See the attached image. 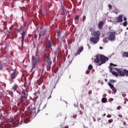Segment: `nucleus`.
<instances>
[{
    "label": "nucleus",
    "instance_id": "1",
    "mask_svg": "<svg viewBox=\"0 0 128 128\" xmlns=\"http://www.w3.org/2000/svg\"><path fill=\"white\" fill-rule=\"evenodd\" d=\"M108 60V58L106 56L98 54L96 56V58L94 60V62H96L98 66H102L104 64H106V62Z\"/></svg>",
    "mask_w": 128,
    "mask_h": 128
},
{
    "label": "nucleus",
    "instance_id": "2",
    "mask_svg": "<svg viewBox=\"0 0 128 128\" xmlns=\"http://www.w3.org/2000/svg\"><path fill=\"white\" fill-rule=\"evenodd\" d=\"M118 72V76H128V70L126 69L116 68V70Z\"/></svg>",
    "mask_w": 128,
    "mask_h": 128
},
{
    "label": "nucleus",
    "instance_id": "3",
    "mask_svg": "<svg viewBox=\"0 0 128 128\" xmlns=\"http://www.w3.org/2000/svg\"><path fill=\"white\" fill-rule=\"evenodd\" d=\"M18 72H16V70H13L12 72H10V84H12L14 82V80L16 78V77L18 76Z\"/></svg>",
    "mask_w": 128,
    "mask_h": 128
},
{
    "label": "nucleus",
    "instance_id": "4",
    "mask_svg": "<svg viewBox=\"0 0 128 128\" xmlns=\"http://www.w3.org/2000/svg\"><path fill=\"white\" fill-rule=\"evenodd\" d=\"M38 60H40V56L36 55L34 59L32 60V70H34V68H36V64H38Z\"/></svg>",
    "mask_w": 128,
    "mask_h": 128
},
{
    "label": "nucleus",
    "instance_id": "5",
    "mask_svg": "<svg viewBox=\"0 0 128 128\" xmlns=\"http://www.w3.org/2000/svg\"><path fill=\"white\" fill-rule=\"evenodd\" d=\"M116 32H109L108 38L110 40H116Z\"/></svg>",
    "mask_w": 128,
    "mask_h": 128
},
{
    "label": "nucleus",
    "instance_id": "6",
    "mask_svg": "<svg viewBox=\"0 0 128 128\" xmlns=\"http://www.w3.org/2000/svg\"><path fill=\"white\" fill-rule=\"evenodd\" d=\"M44 59L46 62L48 64V68H50V65L52 64V60H50V56H44Z\"/></svg>",
    "mask_w": 128,
    "mask_h": 128
},
{
    "label": "nucleus",
    "instance_id": "7",
    "mask_svg": "<svg viewBox=\"0 0 128 128\" xmlns=\"http://www.w3.org/2000/svg\"><path fill=\"white\" fill-rule=\"evenodd\" d=\"M26 31H23L21 34V42H22V46H24V36H26Z\"/></svg>",
    "mask_w": 128,
    "mask_h": 128
},
{
    "label": "nucleus",
    "instance_id": "8",
    "mask_svg": "<svg viewBox=\"0 0 128 128\" xmlns=\"http://www.w3.org/2000/svg\"><path fill=\"white\" fill-rule=\"evenodd\" d=\"M122 22L123 20L122 15H119L115 20V22Z\"/></svg>",
    "mask_w": 128,
    "mask_h": 128
},
{
    "label": "nucleus",
    "instance_id": "9",
    "mask_svg": "<svg viewBox=\"0 0 128 128\" xmlns=\"http://www.w3.org/2000/svg\"><path fill=\"white\" fill-rule=\"evenodd\" d=\"M108 84L111 90H112L113 92H114V94H116V88H114V84H110V82H108Z\"/></svg>",
    "mask_w": 128,
    "mask_h": 128
},
{
    "label": "nucleus",
    "instance_id": "10",
    "mask_svg": "<svg viewBox=\"0 0 128 128\" xmlns=\"http://www.w3.org/2000/svg\"><path fill=\"white\" fill-rule=\"evenodd\" d=\"M93 36L97 38H100V32L98 30L97 32H93Z\"/></svg>",
    "mask_w": 128,
    "mask_h": 128
},
{
    "label": "nucleus",
    "instance_id": "11",
    "mask_svg": "<svg viewBox=\"0 0 128 128\" xmlns=\"http://www.w3.org/2000/svg\"><path fill=\"white\" fill-rule=\"evenodd\" d=\"M98 40V38H96V37L95 38L92 37L90 38V42H92V44H97Z\"/></svg>",
    "mask_w": 128,
    "mask_h": 128
},
{
    "label": "nucleus",
    "instance_id": "12",
    "mask_svg": "<svg viewBox=\"0 0 128 128\" xmlns=\"http://www.w3.org/2000/svg\"><path fill=\"white\" fill-rule=\"evenodd\" d=\"M28 98V96H24V95H22L20 97V102L22 103L25 102V100Z\"/></svg>",
    "mask_w": 128,
    "mask_h": 128
},
{
    "label": "nucleus",
    "instance_id": "13",
    "mask_svg": "<svg viewBox=\"0 0 128 128\" xmlns=\"http://www.w3.org/2000/svg\"><path fill=\"white\" fill-rule=\"evenodd\" d=\"M18 84H15L12 88V92H16V90H18Z\"/></svg>",
    "mask_w": 128,
    "mask_h": 128
},
{
    "label": "nucleus",
    "instance_id": "14",
    "mask_svg": "<svg viewBox=\"0 0 128 128\" xmlns=\"http://www.w3.org/2000/svg\"><path fill=\"white\" fill-rule=\"evenodd\" d=\"M104 26V21H101L98 23V28L102 30Z\"/></svg>",
    "mask_w": 128,
    "mask_h": 128
},
{
    "label": "nucleus",
    "instance_id": "15",
    "mask_svg": "<svg viewBox=\"0 0 128 128\" xmlns=\"http://www.w3.org/2000/svg\"><path fill=\"white\" fill-rule=\"evenodd\" d=\"M52 46V42L49 40L48 44L46 46V48H50Z\"/></svg>",
    "mask_w": 128,
    "mask_h": 128
},
{
    "label": "nucleus",
    "instance_id": "16",
    "mask_svg": "<svg viewBox=\"0 0 128 128\" xmlns=\"http://www.w3.org/2000/svg\"><path fill=\"white\" fill-rule=\"evenodd\" d=\"M28 92V90H23L22 92V96H28V94H26Z\"/></svg>",
    "mask_w": 128,
    "mask_h": 128
},
{
    "label": "nucleus",
    "instance_id": "17",
    "mask_svg": "<svg viewBox=\"0 0 128 128\" xmlns=\"http://www.w3.org/2000/svg\"><path fill=\"white\" fill-rule=\"evenodd\" d=\"M82 50H84V47L82 46L80 47L77 51L78 54H80L82 52Z\"/></svg>",
    "mask_w": 128,
    "mask_h": 128
},
{
    "label": "nucleus",
    "instance_id": "18",
    "mask_svg": "<svg viewBox=\"0 0 128 128\" xmlns=\"http://www.w3.org/2000/svg\"><path fill=\"white\" fill-rule=\"evenodd\" d=\"M108 102V99L106 98H103L102 99V102L103 104H106V102Z\"/></svg>",
    "mask_w": 128,
    "mask_h": 128
},
{
    "label": "nucleus",
    "instance_id": "19",
    "mask_svg": "<svg viewBox=\"0 0 128 128\" xmlns=\"http://www.w3.org/2000/svg\"><path fill=\"white\" fill-rule=\"evenodd\" d=\"M111 74H113V76H118V73L117 72H111Z\"/></svg>",
    "mask_w": 128,
    "mask_h": 128
},
{
    "label": "nucleus",
    "instance_id": "20",
    "mask_svg": "<svg viewBox=\"0 0 128 128\" xmlns=\"http://www.w3.org/2000/svg\"><path fill=\"white\" fill-rule=\"evenodd\" d=\"M123 58L125 56V58H128V52H124L122 54Z\"/></svg>",
    "mask_w": 128,
    "mask_h": 128
},
{
    "label": "nucleus",
    "instance_id": "21",
    "mask_svg": "<svg viewBox=\"0 0 128 128\" xmlns=\"http://www.w3.org/2000/svg\"><path fill=\"white\" fill-rule=\"evenodd\" d=\"M15 120H16V121H15V122L16 124H20V118L18 117H16L15 118Z\"/></svg>",
    "mask_w": 128,
    "mask_h": 128
},
{
    "label": "nucleus",
    "instance_id": "22",
    "mask_svg": "<svg viewBox=\"0 0 128 128\" xmlns=\"http://www.w3.org/2000/svg\"><path fill=\"white\" fill-rule=\"evenodd\" d=\"M44 34H46V32L44 30H42V31L41 30L40 32V36H44Z\"/></svg>",
    "mask_w": 128,
    "mask_h": 128
},
{
    "label": "nucleus",
    "instance_id": "23",
    "mask_svg": "<svg viewBox=\"0 0 128 128\" xmlns=\"http://www.w3.org/2000/svg\"><path fill=\"white\" fill-rule=\"evenodd\" d=\"M114 120L113 119H110L108 120V122H106L107 124H112V122H113Z\"/></svg>",
    "mask_w": 128,
    "mask_h": 128
},
{
    "label": "nucleus",
    "instance_id": "24",
    "mask_svg": "<svg viewBox=\"0 0 128 128\" xmlns=\"http://www.w3.org/2000/svg\"><path fill=\"white\" fill-rule=\"evenodd\" d=\"M57 34H58V38H60V35L62 34V32H60V31H58L57 32Z\"/></svg>",
    "mask_w": 128,
    "mask_h": 128
},
{
    "label": "nucleus",
    "instance_id": "25",
    "mask_svg": "<svg viewBox=\"0 0 128 128\" xmlns=\"http://www.w3.org/2000/svg\"><path fill=\"white\" fill-rule=\"evenodd\" d=\"M22 30V26H20L19 28L17 29L18 32H20Z\"/></svg>",
    "mask_w": 128,
    "mask_h": 128
},
{
    "label": "nucleus",
    "instance_id": "26",
    "mask_svg": "<svg viewBox=\"0 0 128 128\" xmlns=\"http://www.w3.org/2000/svg\"><path fill=\"white\" fill-rule=\"evenodd\" d=\"M109 70H110V73H112V72H114V71H112V70H114V68L112 66H110L109 67Z\"/></svg>",
    "mask_w": 128,
    "mask_h": 128
},
{
    "label": "nucleus",
    "instance_id": "27",
    "mask_svg": "<svg viewBox=\"0 0 128 128\" xmlns=\"http://www.w3.org/2000/svg\"><path fill=\"white\" fill-rule=\"evenodd\" d=\"M126 123H127V124H126ZM123 124H124V126H128V119L126 121V122H123Z\"/></svg>",
    "mask_w": 128,
    "mask_h": 128
},
{
    "label": "nucleus",
    "instance_id": "28",
    "mask_svg": "<svg viewBox=\"0 0 128 128\" xmlns=\"http://www.w3.org/2000/svg\"><path fill=\"white\" fill-rule=\"evenodd\" d=\"M124 26H128V22L126 21L123 23Z\"/></svg>",
    "mask_w": 128,
    "mask_h": 128
},
{
    "label": "nucleus",
    "instance_id": "29",
    "mask_svg": "<svg viewBox=\"0 0 128 128\" xmlns=\"http://www.w3.org/2000/svg\"><path fill=\"white\" fill-rule=\"evenodd\" d=\"M92 64H90L89 66H88V70H92Z\"/></svg>",
    "mask_w": 128,
    "mask_h": 128
},
{
    "label": "nucleus",
    "instance_id": "30",
    "mask_svg": "<svg viewBox=\"0 0 128 128\" xmlns=\"http://www.w3.org/2000/svg\"><path fill=\"white\" fill-rule=\"evenodd\" d=\"M110 66H118V65L114 64L112 63H110Z\"/></svg>",
    "mask_w": 128,
    "mask_h": 128
},
{
    "label": "nucleus",
    "instance_id": "31",
    "mask_svg": "<svg viewBox=\"0 0 128 128\" xmlns=\"http://www.w3.org/2000/svg\"><path fill=\"white\" fill-rule=\"evenodd\" d=\"M58 67H56L54 70V74H56V72H58Z\"/></svg>",
    "mask_w": 128,
    "mask_h": 128
},
{
    "label": "nucleus",
    "instance_id": "32",
    "mask_svg": "<svg viewBox=\"0 0 128 128\" xmlns=\"http://www.w3.org/2000/svg\"><path fill=\"white\" fill-rule=\"evenodd\" d=\"M108 6L110 10H112V4H109L108 5Z\"/></svg>",
    "mask_w": 128,
    "mask_h": 128
},
{
    "label": "nucleus",
    "instance_id": "33",
    "mask_svg": "<svg viewBox=\"0 0 128 128\" xmlns=\"http://www.w3.org/2000/svg\"><path fill=\"white\" fill-rule=\"evenodd\" d=\"M110 82L112 84H114V82H116V80H110Z\"/></svg>",
    "mask_w": 128,
    "mask_h": 128
},
{
    "label": "nucleus",
    "instance_id": "34",
    "mask_svg": "<svg viewBox=\"0 0 128 128\" xmlns=\"http://www.w3.org/2000/svg\"><path fill=\"white\" fill-rule=\"evenodd\" d=\"M108 40V38H104L103 40L104 42H105V43L108 42V40Z\"/></svg>",
    "mask_w": 128,
    "mask_h": 128
},
{
    "label": "nucleus",
    "instance_id": "35",
    "mask_svg": "<svg viewBox=\"0 0 128 128\" xmlns=\"http://www.w3.org/2000/svg\"><path fill=\"white\" fill-rule=\"evenodd\" d=\"M120 108H122V106H118L117 107V110H120Z\"/></svg>",
    "mask_w": 128,
    "mask_h": 128
},
{
    "label": "nucleus",
    "instance_id": "36",
    "mask_svg": "<svg viewBox=\"0 0 128 128\" xmlns=\"http://www.w3.org/2000/svg\"><path fill=\"white\" fill-rule=\"evenodd\" d=\"M106 118H112V115L109 114L106 116Z\"/></svg>",
    "mask_w": 128,
    "mask_h": 128
},
{
    "label": "nucleus",
    "instance_id": "37",
    "mask_svg": "<svg viewBox=\"0 0 128 128\" xmlns=\"http://www.w3.org/2000/svg\"><path fill=\"white\" fill-rule=\"evenodd\" d=\"M75 20H78V16H76L75 17Z\"/></svg>",
    "mask_w": 128,
    "mask_h": 128
},
{
    "label": "nucleus",
    "instance_id": "38",
    "mask_svg": "<svg viewBox=\"0 0 128 128\" xmlns=\"http://www.w3.org/2000/svg\"><path fill=\"white\" fill-rule=\"evenodd\" d=\"M102 120V118H98L97 120H98V122H99V121L100 120Z\"/></svg>",
    "mask_w": 128,
    "mask_h": 128
},
{
    "label": "nucleus",
    "instance_id": "39",
    "mask_svg": "<svg viewBox=\"0 0 128 128\" xmlns=\"http://www.w3.org/2000/svg\"><path fill=\"white\" fill-rule=\"evenodd\" d=\"M118 116H119L120 118H122V114H119V115H118Z\"/></svg>",
    "mask_w": 128,
    "mask_h": 128
},
{
    "label": "nucleus",
    "instance_id": "40",
    "mask_svg": "<svg viewBox=\"0 0 128 128\" xmlns=\"http://www.w3.org/2000/svg\"><path fill=\"white\" fill-rule=\"evenodd\" d=\"M103 48H104L102 46H100V50H102Z\"/></svg>",
    "mask_w": 128,
    "mask_h": 128
},
{
    "label": "nucleus",
    "instance_id": "41",
    "mask_svg": "<svg viewBox=\"0 0 128 128\" xmlns=\"http://www.w3.org/2000/svg\"><path fill=\"white\" fill-rule=\"evenodd\" d=\"M106 116V114H104L103 115H102V116Z\"/></svg>",
    "mask_w": 128,
    "mask_h": 128
},
{
    "label": "nucleus",
    "instance_id": "42",
    "mask_svg": "<svg viewBox=\"0 0 128 128\" xmlns=\"http://www.w3.org/2000/svg\"><path fill=\"white\" fill-rule=\"evenodd\" d=\"M24 122H25V124H28V122L26 121V120H24Z\"/></svg>",
    "mask_w": 128,
    "mask_h": 128
},
{
    "label": "nucleus",
    "instance_id": "43",
    "mask_svg": "<svg viewBox=\"0 0 128 128\" xmlns=\"http://www.w3.org/2000/svg\"><path fill=\"white\" fill-rule=\"evenodd\" d=\"M124 21L126 20V18H124Z\"/></svg>",
    "mask_w": 128,
    "mask_h": 128
},
{
    "label": "nucleus",
    "instance_id": "44",
    "mask_svg": "<svg viewBox=\"0 0 128 128\" xmlns=\"http://www.w3.org/2000/svg\"><path fill=\"white\" fill-rule=\"evenodd\" d=\"M80 114H82V110H80Z\"/></svg>",
    "mask_w": 128,
    "mask_h": 128
},
{
    "label": "nucleus",
    "instance_id": "45",
    "mask_svg": "<svg viewBox=\"0 0 128 128\" xmlns=\"http://www.w3.org/2000/svg\"><path fill=\"white\" fill-rule=\"evenodd\" d=\"M2 65L0 64V70H2Z\"/></svg>",
    "mask_w": 128,
    "mask_h": 128
},
{
    "label": "nucleus",
    "instance_id": "46",
    "mask_svg": "<svg viewBox=\"0 0 128 128\" xmlns=\"http://www.w3.org/2000/svg\"><path fill=\"white\" fill-rule=\"evenodd\" d=\"M62 10H64V6L62 7Z\"/></svg>",
    "mask_w": 128,
    "mask_h": 128
},
{
    "label": "nucleus",
    "instance_id": "47",
    "mask_svg": "<svg viewBox=\"0 0 128 128\" xmlns=\"http://www.w3.org/2000/svg\"><path fill=\"white\" fill-rule=\"evenodd\" d=\"M88 48L90 49V44H88Z\"/></svg>",
    "mask_w": 128,
    "mask_h": 128
},
{
    "label": "nucleus",
    "instance_id": "48",
    "mask_svg": "<svg viewBox=\"0 0 128 128\" xmlns=\"http://www.w3.org/2000/svg\"><path fill=\"white\" fill-rule=\"evenodd\" d=\"M64 128H68V126H65Z\"/></svg>",
    "mask_w": 128,
    "mask_h": 128
},
{
    "label": "nucleus",
    "instance_id": "49",
    "mask_svg": "<svg viewBox=\"0 0 128 128\" xmlns=\"http://www.w3.org/2000/svg\"><path fill=\"white\" fill-rule=\"evenodd\" d=\"M30 116H32V113H30Z\"/></svg>",
    "mask_w": 128,
    "mask_h": 128
},
{
    "label": "nucleus",
    "instance_id": "50",
    "mask_svg": "<svg viewBox=\"0 0 128 128\" xmlns=\"http://www.w3.org/2000/svg\"><path fill=\"white\" fill-rule=\"evenodd\" d=\"M86 74H88V71H87V72H86Z\"/></svg>",
    "mask_w": 128,
    "mask_h": 128
},
{
    "label": "nucleus",
    "instance_id": "51",
    "mask_svg": "<svg viewBox=\"0 0 128 128\" xmlns=\"http://www.w3.org/2000/svg\"><path fill=\"white\" fill-rule=\"evenodd\" d=\"M54 88H56V86H54Z\"/></svg>",
    "mask_w": 128,
    "mask_h": 128
},
{
    "label": "nucleus",
    "instance_id": "52",
    "mask_svg": "<svg viewBox=\"0 0 128 128\" xmlns=\"http://www.w3.org/2000/svg\"><path fill=\"white\" fill-rule=\"evenodd\" d=\"M126 30H128V28H126Z\"/></svg>",
    "mask_w": 128,
    "mask_h": 128
},
{
    "label": "nucleus",
    "instance_id": "53",
    "mask_svg": "<svg viewBox=\"0 0 128 128\" xmlns=\"http://www.w3.org/2000/svg\"><path fill=\"white\" fill-rule=\"evenodd\" d=\"M70 44H72V42H70Z\"/></svg>",
    "mask_w": 128,
    "mask_h": 128
},
{
    "label": "nucleus",
    "instance_id": "54",
    "mask_svg": "<svg viewBox=\"0 0 128 128\" xmlns=\"http://www.w3.org/2000/svg\"><path fill=\"white\" fill-rule=\"evenodd\" d=\"M70 44H72V42H70Z\"/></svg>",
    "mask_w": 128,
    "mask_h": 128
}]
</instances>
